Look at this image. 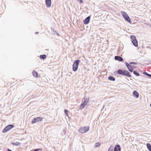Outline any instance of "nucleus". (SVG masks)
Masks as SVG:
<instances>
[{"label":"nucleus","instance_id":"30","mask_svg":"<svg viewBox=\"0 0 151 151\" xmlns=\"http://www.w3.org/2000/svg\"><path fill=\"white\" fill-rule=\"evenodd\" d=\"M6 151H12V150L9 149H7Z\"/></svg>","mask_w":151,"mask_h":151},{"label":"nucleus","instance_id":"2","mask_svg":"<svg viewBox=\"0 0 151 151\" xmlns=\"http://www.w3.org/2000/svg\"><path fill=\"white\" fill-rule=\"evenodd\" d=\"M80 62V60H77L74 62L72 68L73 70V71L76 72L78 68V66Z\"/></svg>","mask_w":151,"mask_h":151},{"label":"nucleus","instance_id":"21","mask_svg":"<svg viewBox=\"0 0 151 151\" xmlns=\"http://www.w3.org/2000/svg\"><path fill=\"white\" fill-rule=\"evenodd\" d=\"M143 73V74L146 75L148 77L151 78V74H150L146 72H144Z\"/></svg>","mask_w":151,"mask_h":151},{"label":"nucleus","instance_id":"8","mask_svg":"<svg viewBox=\"0 0 151 151\" xmlns=\"http://www.w3.org/2000/svg\"><path fill=\"white\" fill-rule=\"evenodd\" d=\"M46 5L47 7H50L51 5V0H45Z\"/></svg>","mask_w":151,"mask_h":151},{"label":"nucleus","instance_id":"20","mask_svg":"<svg viewBox=\"0 0 151 151\" xmlns=\"http://www.w3.org/2000/svg\"><path fill=\"white\" fill-rule=\"evenodd\" d=\"M147 146L148 150L150 151H151V145L149 143H147Z\"/></svg>","mask_w":151,"mask_h":151},{"label":"nucleus","instance_id":"27","mask_svg":"<svg viewBox=\"0 0 151 151\" xmlns=\"http://www.w3.org/2000/svg\"><path fill=\"white\" fill-rule=\"evenodd\" d=\"M129 64H134V65H137V63H136V62H130L129 63Z\"/></svg>","mask_w":151,"mask_h":151},{"label":"nucleus","instance_id":"23","mask_svg":"<svg viewBox=\"0 0 151 151\" xmlns=\"http://www.w3.org/2000/svg\"><path fill=\"white\" fill-rule=\"evenodd\" d=\"M136 66L134 65H132L131 69H130L129 70V71L131 72H132L133 71V70L134 69H135L136 68Z\"/></svg>","mask_w":151,"mask_h":151},{"label":"nucleus","instance_id":"26","mask_svg":"<svg viewBox=\"0 0 151 151\" xmlns=\"http://www.w3.org/2000/svg\"><path fill=\"white\" fill-rule=\"evenodd\" d=\"M68 111L66 110V109H65L64 110V112L65 114L67 116H68Z\"/></svg>","mask_w":151,"mask_h":151},{"label":"nucleus","instance_id":"7","mask_svg":"<svg viewBox=\"0 0 151 151\" xmlns=\"http://www.w3.org/2000/svg\"><path fill=\"white\" fill-rule=\"evenodd\" d=\"M43 119V118L42 117H37L33 119L31 122V123L32 124H34L36 122H41L42 120Z\"/></svg>","mask_w":151,"mask_h":151},{"label":"nucleus","instance_id":"32","mask_svg":"<svg viewBox=\"0 0 151 151\" xmlns=\"http://www.w3.org/2000/svg\"><path fill=\"white\" fill-rule=\"evenodd\" d=\"M39 32H35V34L36 35V34H37L39 33Z\"/></svg>","mask_w":151,"mask_h":151},{"label":"nucleus","instance_id":"14","mask_svg":"<svg viewBox=\"0 0 151 151\" xmlns=\"http://www.w3.org/2000/svg\"><path fill=\"white\" fill-rule=\"evenodd\" d=\"M32 74L33 76L37 78L38 77V73H37L35 70H34L32 72Z\"/></svg>","mask_w":151,"mask_h":151},{"label":"nucleus","instance_id":"1","mask_svg":"<svg viewBox=\"0 0 151 151\" xmlns=\"http://www.w3.org/2000/svg\"><path fill=\"white\" fill-rule=\"evenodd\" d=\"M117 73L120 75H123L127 77H132L130 73L128 71L124 69H118L117 70Z\"/></svg>","mask_w":151,"mask_h":151},{"label":"nucleus","instance_id":"4","mask_svg":"<svg viewBox=\"0 0 151 151\" xmlns=\"http://www.w3.org/2000/svg\"><path fill=\"white\" fill-rule=\"evenodd\" d=\"M130 39L132 43L134 45L135 47L138 46V41L134 35H132L130 36Z\"/></svg>","mask_w":151,"mask_h":151},{"label":"nucleus","instance_id":"22","mask_svg":"<svg viewBox=\"0 0 151 151\" xmlns=\"http://www.w3.org/2000/svg\"><path fill=\"white\" fill-rule=\"evenodd\" d=\"M100 145V143L99 142H96L95 144V148L99 147Z\"/></svg>","mask_w":151,"mask_h":151},{"label":"nucleus","instance_id":"31","mask_svg":"<svg viewBox=\"0 0 151 151\" xmlns=\"http://www.w3.org/2000/svg\"><path fill=\"white\" fill-rule=\"evenodd\" d=\"M147 24V25L148 26L151 27V24Z\"/></svg>","mask_w":151,"mask_h":151},{"label":"nucleus","instance_id":"24","mask_svg":"<svg viewBox=\"0 0 151 151\" xmlns=\"http://www.w3.org/2000/svg\"><path fill=\"white\" fill-rule=\"evenodd\" d=\"M84 99L85 100H84L83 102V103L86 105L87 103L88 102L89 99H88V100H87L85 98H84Z\"/></svg>","mask_w":151,"mask_h":151},{"label":"nucleus","instance_id":"35","mask_svg":"<svg viewBox=\"0 0 151 151\" xmlns=\"http://www.w3.org/2000/svg\"><path fill=\"white\" fill-rule=\"evenodd\" d=\"M150 21L151 22V19H150Z\"/></svg>","mask_w":151,"mask_h":151},{"label":"nucleus","instance_id":"34","mask_svg":"<svg viewBox=\"0 0 151 151\" xmlns=\"http://www.w3.org/2000/svg\"><path fill=\"white\" fill-rule=\"evenodd\" d=\"M150 106L151 107V104L150 105Z\"/></svg>","mask_w":151,"mask_h":151},{"label":"nucleus","instance_id":"6","mask_svg":"<svg viewBox=\"0 0 151 151\" xmlns=\"http://www.w3.org/2000/svg\"><path fill=\"white\" fill-rule=\"evenodd\" d=\"M14 127V125L13 124H9L6 127L3 129L2 131L3 133H6L9 131L11 129Z\"/></svg>","mask_w":151,"mask_h":151},{"label":"nucleus","instance_id":"13","mask_svg":"<svg viewBox=\"0 0 151 151\" xmlns=\"http://www.w3.org/2000/svg\"><path fill=\"white\" fill-rule=\"evenodd\" d=\"M124 64L126 65L129 70V71L130 69H131L132 65L130 64L129 63H128L127 62H125Z\"/></svg>","mask_w":151,"mask_h":151},{"label":"nucleus","instance_id":"25","mask_svg":"<svg viewBox=\"0 0 151 151\" xmlns=\"http://www.w3.org/2000/svg\"><path fill=\"white\" fill-rule=\"evenodd\" d=\"M114 150V147L113 146H111L108 150V151H112Z\"/></svg>","mask_w":151,"mask_h":151},{"label":"nucleus","instance_id":"3","mask_svg":"<svg viewBox=\"0 0 151 151\" xmlns=\"http://www.w3.org/2000/svg\"><path fill=\"white\" fill-rule=\"evenodd\" d=\"M121 14L125 20L129 23H131L132 21L130 19L129 17L126 12L122 11L121 12Z\"/></svg>","mask_w":151,"mask_h":151},{"label":"nucleus","instance_id":"17","mask_svg":"<svg viewBox=\"0 0 151 151\" xmlns=\"http://www.w3.org/2000/svg\"><path fill=\"white\" fill-rule=\"evenodd\" d=\"M47 57V56L46 55H40V58L41 59H45Z\"/></svg>","mask_w":151,"mask_h":151},{"label":"nucleus","instance_id":"29","mask_svg":"<svg viewBox=\"0 0 151 151\" xmlns=\"http://www.w3.org/2000/svg\"><path fill=\"white\" fill-rule=\"evenodd\" d=\"M40 150H41V149H35L33 151H38Z\"/></svg>","mask_w":151,"mask_h":151},{"label":"nucleus","instance_id":"12","mask_svg":"<svg viewBox=\"0 0 151 151\" xmlns=\"http://www.w3.org/2000/svg\"><path fill=\"white\" fill-rule=\"evenodd\" d=\"M133 95L134 97L136 98H138L139 97V94L136 91H134L133 92Z\"/></svg>","mask_w":151,"mask_h":151},{"label":"nucleus","instance_id":"28","mask_svg":"<svg viewBox=\"0 0 151 151\" xmlns=\"http://www.w3.org/2000/svg\"><path fill=\"white\" fill-rule=\"evenodd\" d=\"M78 1H79L80 4L82 3L83 2V0H76Z\"/></svg>","mask_w":151,"mask_h":151},{"label":"nucleus","instance_id":"15","mask_svg":"<svg viewBox=\"0 0 151 151\" xmlns=\"http://www.w3.org/2000/svg\"><path fill=\"white\" fill-rule=\"evenodd\" d=\"M108 79L110 81H114L115 80V79L114 77L112 76H109L108 78Z\"/></svg>","mask_w":151,"mask_h":151},{"label":"nucleus","instance_id":"18","mask_svg":"<svg viewBox=\"0 0 151 151\" xmlns=\"http://www.w3.org/2000/svg\"><path fill=\"white\" fill-rule=\"evenodd\" d=\"M86 104H84V103H82L80 106V109H83L86 106Z\"/></svg>","mask_w":151,"mask_h":151},{"label":"nucleus","instance_id":"10","mask_svg":"<svg viewBox=\"0 0 151 151\" xmlns=\"http://www.w3.org/2000/svg\"><path fill=\"white\" fill-rule=\"evenodd\" d=\"M121 148L119 145H117L115 146L114 151H121Z\"/></svg>","mask_w":151,"mask_h":151},{"label":"nucleus","instance_id":"33","mask_svg":"<svg viewBox=\"0 0 151 151\" xmlns=\"http://www.w3.org/2000/svg\"><path fill=\"white\" fill-rule=\"evenodd\" d=\"M104 106H103V107L102 109H103V108H104Z\"/></svg>","mask_w":151,"mask_h":151},{"label":"nucleus","instance_id":"9","mask_svg":"<svg viewBox=\"0 0 151 151\" xmlns=\"http://www.w3.org/2000/svg\"><path fill=\"white\" fill-rule=\"evenodd\" d=\"M91 17L90 16L87 17L83 21L84 23L85 24H88L90 21Z\"/></svg>","mask_w":151,"mask_h":151},{"label":"nucleus","instance_id":"5","mask_svg":"<svg viewBox=\"0 0 151 151\" xmlns=\"http://www.w3.org/2000/svg\"><path fill=\"white\" fill-rule=\"evenodd\" d=\"M89 129V126H85L83 127H81L78 129V132L81 133H84L87 132Z\"/></svg>","mask_w":151,"mask_h":151},{"label":"nucleus","instance_id":"11","mask_svg":"<svg viewBox=\"0 0 151 151\" xmlns=\"http://www.w3.org/2000/svg\"><path fill=\"white\" fill-rule=\"evenodd\" d=\"M114 59L116 60L122 62L123 60V58L120 56H116L114 57Z\"/></svg>","mask_w":151,"mask_h":151},{"label":"nucleus","instance_id":"16","mask_svg":"<svg viewBox=\"0 0 151 151\" xmlns=\"http://www.w3.org/2000/svg\"><path fill=\"white\" fill-rule=\"evenodd\" d=\"M11 144L14 145L19 146L21 145V143L18 142H12Z\"/></svg>","mask_w":151,"mask_h":151},{"label":"nucleus","instance_id":"19","mask_svg":"<svg viewBox=\"0 0 151 151\" xmlns=\"http://www.w3.org/2000/svg\"><path fill=\"white\" fill-rule=\"evenodd\" d=\"M133 73L135 75L137 76H139V74L136 70H134L133 71Z\"/></svg>","mask_w":151,"mask_h":151}]
</instances>
